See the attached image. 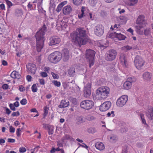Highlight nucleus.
Instances as JSON below:
<instances>
[{
	"label": "nucleus",
	"instance_id": "6e6552de",
	"mask_svg": "<svg viewBox=\"0 0 153 153\" xmlns=\"http://www.w3.org/2000/svg\"><path fill=\"white\" fill-rule=\"evenodd\" d=\"M94 105L93 102L89 100L83 101L80 103V106L82 108L88 110L92 108Z\"/></svg>",
	"mask_w": 153,
	"mask_h": 153
},
{
	"label": "nucleus",
	"instance_id": "393cba45",
	"mask_svg": "<svg viewBox=\"0 0 153 153\" xmlns=\"http://www.w3.org/2000/svg\"><path fill=\"white\" fill-rule=\"evenodd\" d=\"M10 76L13 78L20 79L21 77L20 74L16 71H13L11 73Z\"/></svg>",
	"mask_w": 153,
	"mask_h": 153
},
{
	"label": "nucleus",
	"instance_id": "c9c22d12",
	"mask_svg": "<svg viewBox=\"0 0 153 153\" xmlns=\"http://www.w3.org/2000/svg\"><path fill=\"white\" fill-rule=\"evenodd\" d=\"M32 91L33 92H37V88L36 84H33L31 87Z\"/></svg>",
	"mask_w": 153,
	"mask_h": 153
},
{
	"label": "nucleus",
	"instance_id": "f3484780",
	"mask_svg": "<svg viewBox=\"0 0 153 153\" xmlns=\"http://www.w3.org/2000/svg\"><path fill=\"white\" fill-rule=\"evenodd\" d=\"M152 77V74L148 71L144 72L142 74L143 79L146 81L149 82L151 81Z\"/></svg>",
	"mask_w": 153,
	"mask_h": 153
},
{
	"label": "nucleus",
	"instance_id": "774afa93",
	"mask_svg": "<svg viewBox=\"0 0 153 153\" xmlns=\"http://www.w3.org/2000/svg\"><path fill=\"white\" fill-rule=\"evenodd\" d=\"M0 6L2 10H3L5 9V5L4 4H1L0 5Z\"/></svg>",
	"mask_w": 153,
	"mask_h": 153
},
{
	"label": "nucleus",
	"instance_id": "4d7b16f0",
	"mask_svg": "<svg viewBox=\"0 0 153 153\" xmlns=\"http://www.w3.org/2000/svg\"><path fill=\"white\" fill-rule=\"evenodd\" d=\"M7 140L8 142L10 143H14L15 141V140L14 139L11 138H8Z\"/></svg>",
	"mask_w": 153,
	"mask_h": 153
},
{
	"label": "nucleus",
	"instance_id": "0e129e2a",
	"mask_svg": "<svg viewBox=\"0 0 153 153\" xmlns=\"http://www.w3.org/2000/svg\"><path fill=\"white\" fill-rule=\"evenodd\" d=\"M6 113L8 114H9L11 112V111L8 108H6Z\"/></svg>",
	"mask_w": 153,
	"mask_h": 153
},
{
	"label": "nucleus",
	"instance_id": "2eb2a0df",
	"mask_svg": "<svg viewBox=\"0 0 153 153\" xmlns=\"http://www.w3.org/2000/svg\"><path fill=\"white\" fill-rule=\"evenodd\" d=\"M62 58L64 62H67L69 59L70 54L69 51L67 49H64L61 54Z\"/></svg>",
	"mask_w": 153,
	"mask_h": 153
},
{
	"label": "nucleus",
	"instance_id": "79ce46f5",
	"mask_svg": "<svg viewBox=\"0 0 153 153\" xmlns=\"http://www.w3.org/2000/svg\"><path fill=\"white\" fill-rule=\"evenodd\" d=\"M86 8L85 7H82L81 9V13H83V14L85 15V16H86Z\"/></svg>",
	"mask_w": 153,
	"mask_h": 153
},
{
	"label": "nucleus",
	"instance_id": "6ab92c4d",
	"mask_svg": "<svg viewBox=\"0 0 153 153\" xmlns=\"http://www.w3.org/2000/svg\"><path fill=\"white\" fill-rule=\"evenodd\" d=\"M120 59V61L124 67H126L128 65L127 60L125 55L123 53L121 54Z\"/></svg>",
	"mask_w": 153,
	"mask_h": 153
},
{
	"label": "nucleus",
	"instance_id": "a878e982",
	"mask_svg": "<svg viewBox=\"0 0 153 153\" xmlns=\"http://www.w3.org/2000/svg\"><path fill=\"white\" fill-rule=\"evenodd\" d=\"M67 3V1H65L60 3L58 6L56 10L57 12H60L61 10L62 7Z\"/></svg>",
	"mask_w": 153,
	"mask_h": 153
},
{
	"label": "nucleus",
	"instance_id": "0eeeda50",
	"mask_svg": "<svg viewBox=\"0 0 153 153\" xmlns=\"http://www.w3.org/2000/svg\"><path fill=\"white\" fill-rule=\"evenodd\" d=\"M117 54V51L114 49L109 50L106 53L105 55V59L108 61L114 60L116 58Z\"/></svg>",
	"mask_w": 153,
	"mask_h": 153
},
{
	"label": "nucleus",
	"instance_id": "ea45409f",
	"mask_svg": "<svg viewBox=\"0 0 153 153\" xmlns=\"http://www.w3.org/2000/svg\"><path fill=\"white\" fill-rule=\"evenodd\" d=\"M107 115L109 117H113L114 116V111H112L111 112H108Z\"/></svg>",
	"mask_w": 153,
	"mask_h": 153
},
{
	"label": "nucleus",
	"instance_id": "423d86ee",
	"mask_svg": "<svg viewBox=\"0 0 153 153\" xmlns=\"http://www.w3.org/2000/svg\"><path fill=\"white\" fill-rule=\"evenodd\" d=\"M61 58V54L58 51H56L51 53L48 57V59L50 61L54 63L59 61Z\"/></svg>",
	"mask_w": 153,
	"mask_h": 153
},
{
	"label": "nucleus",
	"instance_id": "bb28decb",
	"mask_svg": "<svg viewBox=\"0 0 153 153\" xmlns=\"http://www.w3.org/2000/svg\"><path fill=\"white\" fill-rule=\"evenodd\" d=\"M75 69L74 67H71L68 70V74L70 76H73L74 75Z\"/></svg>",
	"mask_w": 153,
	"mask_h": 153
},
{
	"label": "nucleus",
	"instance_id": "a211bd4d",
	"mask_svg": "<svg viewBox=\"0 0 153 153\" xmlns=\"http://www.w3.org/2000/svg\"><path fill=\"white\" fill-rule=\"evenodd\" d=\"M27 68L29 72L33 74H35L36 68L34 64L28 63L27 65Z\"/></svg>",
	"mask_w": 153,
	"mask_h": 153
},
{
	"label": "nucleus",
	"instance_id": "72a5a7b5",
	"mask_svg": "<svg viewBox=\"0 0 153 153\" xmlns=\"http://www.w3.org/2000/svg\"><path fill=\"white\" fill-rule=\"evenodd\" d=\"M120 19L122 21V22L126 23L127 21V18L124 16H121L120 17Z\"/></svg>",
	"mask_w": 153,
	"mask_h": 153
},
{
	"label": "nucleus",
	"instance_id": "864d4df0",
	"mask_svg": "<svg viewBox=\"0 0 153 153\" xmlns=\"http://www.w3.org/2000/svg\"><path fill=\"white\" fill-rule=\"evenodd\" d=\"M51 74L52 75L54 79H57L58 77V76L57 74H54L53 72H51Z\"/></svg>",
	"mask_w": 153,
	"mask_h": 153
},
{
	"label": "nucleus",
	"instance_id": "2f4dec72",
	"mask_svg": "<svg viewBox=\"0 0 153 153\" xmlns=\"http://www.w3.org/2000/svg\"><path fill=\"white\" fill-rule=\"evenodd\" d=\"M82 0H73L74 4L76 6L80 5L82 3Z\"/></svg>",
	"mask_w": 153,
	"mask_h": 153
},
{
	"label": "nucleus",
	"instance_id": "7c9ffc66",
	"mask_svg": "<svg viewBox=\"0 0 153 153\" xmlns=\"http://www.w3.org/2000/svg\"><path fill=\"white\" fill-rule=\"evenodd\" d=\"M54 127L53 126H50L48 127V134L49 135H52L53 133V130Z\"/></svg>",
	"mask_w": 153,
	"mask_h": 153
},
{
	"label": "nucleus",
	"instance_id": "09e8293b",
	"mask_svg": "<svg viewBox=\"0 0 153 153\" xmlns=\"http://www.w3.org/2000/svg\"><path fill=\"white\" fill-rule=\"evenodd\" d=\"M9 106L11 110L13 111H15L16 110L15 108L14 107V105L12 103L9 105Z\"/></svg>",
	"mask_w": 153,
	"mask_h": 153
},
{
	"label": "nucleus",
	"instance_id": "bf43d9fd",
	"mask_svg": "<svg viewBox=\"0 0 153 153\" xmlns=\"http://www.w3.org/2000/svg\"><path fill=\"white\" fill-rule=\"evenodd\" d=\"M85 16V15L83 14V13H79L78 14V17L79 19L82 18L84 16Z\"/></svg>",
	"mask_w": 153,
	"mask_h": 153
},
{
	"label": "nucleus",
	"instance_id": "dca6fc26",
	"mask_svg": "<svg viewBox=\"0 0 153 153\" xmlns=\"http://www.w3.org/2000/svg\"><path fill=\"white\" fill-rule=\"evenodd\" d=\"M49 40V45L50 46L59 44L61 41L60 38L57 36L51 37L50 38Z\"/></svg>",
	"mask_w": 153,
	"mask_h": 153
},
{
	"label": "nucleus",
	"instance_id": "b1692460",
	"mask_svg": "<svg viewBox=\"0 0 153 153\" xmlns=\"http://www.w3.org/2000/svg\"><path fill=\"white\" fill-rule=\"evenodd\" d=\"M124 2L127 5L131 6L136 4L138 0H123Z\"/></svg>",
	"mask_w": 153,
	"mask_h": 153
},
{
	"label": "nucleus",
	"instance_id": "5fc2aeb1",
	"mask_svg": "<svg viewBox=\"0 0 153 153\" xmlns=\"http://www.w3.org/2000/svg\"><path fill=\"white\" fill-rule=\"evenodd\" d=\"M15 131V129L13 128L12 126L10 127V131L11 133H13Z\"/></svg>",
	"mask_w": 153,
	"mask_h": 153
},
{
	"label": "nucleus",
	"instance_id": "603ef678",
	"mask_svg": "<svg viewBox=\"0 0 153 153\" xmlns=\"http://www.w3.org/2000/svg\"><path fill=\"white\" fill-rule=\"evenodd\" d=\"M48 108L46 106H45L44 108V114L46 115L48 113Z\"/></svg>",
	"mask_w": 153,
	"mask_h": 153
},
{
	"label": "nucleus",
	"instance_id": "1a4fd4ad",
	"mask_svg": "<svg viewBox=\"0 0 153 153\" xmlns=\"http://www.w3.org/2000/svg\"><path fill=\"white\" fill-rule=\"evenodd\" d=\"M104 32V27L101 24H98L95 27L94 33L96 35L101 36L103 34Z\"/></svg>",
	"mask_w": 153,
	"mask_h": 153
},
{
	"label": "nucleus",
	"instance_id": "052dcab7",
	"mask_svg": "<svg viewBox=\"0 0 153 153\" xmlns=\"http://www.w3.org/2000/svg\"><path fill=\"white\" fill-rule=\"evenodd\" d=\"M19 105V103L18 102L16 101L14 103V105L16 107H18Z\"/></svg>",
	"mask_w": 153,
	"mask_h": 153
},
{
	"label": "nucleus",
	"instance_id": "4468645a",
	"mask_svg": "<svg viewBox=\"0 0 153 153\" xmlns=\"http://www.w3.org/2000/svg\"><path fill=\"white\" fill-rule=\"evenodd\" d=\"M91 85L88 83L85 86L84 91V95L85 97L89 98L91 95Z\"/></svg>",
	"mask_w": 153,
	"mask_h": 153
},
{
	"label": "nucleus",
	"instance_id": "8fccbe9b",
	"mask_svg": "<svg viewBox=\"0 0 153 153\" xmlns=\"http://www.w3.org/2000/svg\"><path fill=\"white\" fill-rule=\"evenodd\" d=\"M40 74L42 77H46L48 76L47 74L44 72H41Z\"/></svg>",
	"mask_w": 153,
	"mask_h": 153
},
{
	"label": "nucleus",
	"instance_id": "680f3d73",
	"mask_svg": "<svg viewBox=\"0 0 153 153\" xmlns=\"http://www.w3.org/2000/svg\"><path fill=\"white\" fill-rule=\"evenodd\" d=\"M120 27V24H115L114 26V28H119Z\"/></svg>",
	"mask_w": 153,
	"mask_h": 153
},
{
	"label": "nucleus",
	"instance_id": "412c9836",
	"mask_svg": "<svg viewBox=\"0 0 153 153\" xmlns=\"http://www.w3.org/2000/svg\"><path fill=\"white\" fill-rule=\"evenodd\" d=\"M69 104V101L68 100H62L58 107L60 108H64L68 106Z\"/></svg>",
	"mask_w": 153,
	"mask_h": 153
},
{
	"label": "nucleus",
	"instance_id": "e433bc0d",
	"mask_svg": "<svg viewBox=\"0 0 153 153\" xmlns=\"http://www.w3.org/2000/svg\"><path fill=\"white\" fill-rule=\"evenodd\" d=\"M71 137L69 135L67 134H65L63 138V141L65 140H71Z\"/></svg>",
	"mask_w": 153,
	"mask_h": 153
},
{
	"label": "nucleus",
	"instance_id": "f8f14e48",
	"mask_svg": "<svg viewBox=\"0 0 153 153\" xmlns=\"http://www.w3.org/2000/svg\"><path fill=\"white\" fill-rule=\"evenodd\" d=\"M111 105V103L110 101H105L100 105V110L101 111H105L109 109Z\"/></svg>",
	"mask_w": 153,
	"mask_h": 153
},
{
	"label": "nucleus",
	"instance_id": "4c0bfd02",
	"mask_svg": "<svg viewBox=\"0 0 153 153\" xmlns=\"http://www.w3.org/2000/svg\"><path fill=\"white\" fill-rule=\"evenodd\" d=\"M54 85L57 87H59L61 85L60 82L54 80L52 81Z\"/></svg>",
	"mask_w": 153,
	"mask_h": 153
},
{
	"label": "nucleus",
	"instance_id": "69168bd1",
	"mask_svg": "<svg viewBox=\"0 0 153 153\" xmlns=\"http://www.w3.org/2000/svg\"><path fill=\"white\" fill-rule=\"evenodd\" d=\"M30 111L31 112H37V113H38V112L36 110V108H33L31 109L30 110Z\"/></svg>",
	"mask_w": 153,
	"mask_h": 153
},
{
	"label": "nucleus",
	"instance_id": "c85d7f7f",
	"mask_svg": "<svg viewBox=\"0 0 153 153\" xmlns=\"http://www.w3.org/2000/svg\"><path fill=\"white\" fill-rule=\"evenodd\" d=\"M131 85L132 84L131 82L126 81L124 83L123 86L125 89L127 90L131 88Z\"/></svg>",
	"mask_w": 153,
	"mask_h": 153
},
{
	"label": "nucleus",
	"instance_id": "20e7f679",
	"mask_svg": "<svg viewBox=\"0 0 153 153\" xmlns=\"http://www.w3.org/2000/svg\"><path fill=\"white\" fill-rule=\"evenodd\" d=\"M110 92V89L108 87H99L96 91V98L98 100H103L108 96Z\"/></svg>",
	"mask_w": 153,
	"mask_h": 153
},
{
	"label": "nucleus",
	"instance_id": "9b49d317",
	"mask_svg": "<svg viewBox=\"0 0 153 153\" xmlns=\"http://www.w3.org/2000/svg\"><path fill=\"white\" fill-rule=\"evenodd\" d=\"M134 63L137 68L138 69H140L141 68L143 65L144 62L141 57L137 56L135 58Z\"/></svg>",
	"mask_w": 153,
	"mask_h": 153
},
{
	"label": "nucleus",
	"instance_id": "9d476101",
	"mask_svg": "<svg viewBox=\"0 0 153 153\" xmlns=\"http://www.w3.org/2000/svg\"><path fill=\"white\" fill-rule=\"evenodd\" d=\"M128 100V97L127 95H123L120 97L117 100L116 104L120 107L123 106Z\"/></svg>",
	"mask_w": 153,
	"mask_h": 153
},
{
	"label": "nucleus",
	"instance_id": "aec40b11",
	"mask_svg": "<svg viewBox=\"0 0 153 153\" xmlns=\"http://www.w3.org/2000/svg\"><path fill=\"white\" fill-rule=\"evenodd\" d=\"M72 11V8L70 5H67L64 7L63 9L64 14L67 15L69 14Z\"/></svg>",
	"mask_w": 153,
	"mask_h": 153
},
{
	"label": "nucleus",
	"instance_id": "ddd939ff",
	"mask_svg": "<svg viewBox=\"0 0 153 153\" xmlns=\"http://www.w3.org/2000/svg\"><path fill=\"white\" fill-rule=\"evenodd\" d=\"M109 37L112 39L116 38L119 40H124L126 37L121 33L117 32L111 33L109 36Z\"/></svg>",
	"mask_w": 153,
	"mask_h": 153
},
{
	"label": "nucleus",
	"instance_id": "a18cd8bd",
	"mask_svg": "<svg viewBox=\"0 0 153 153\" xmlns=\"http://www.w3.org/2000/svg\"><path fill=\"white\" fill-rule=\"evenodd\" d=\"M21 129L19 128L16 130V135L18 137H19L21 135Z\"/></svg>",
	"mask_w": 153,
	"mask_h": 153
},
{
	"label": "nucleus",
	"instance_id": "49530a36",
	"mask_svg": "<svg viewBox=\"0 0 153 153\" xmlns=\"http://www.w3.org/2000/svg\"><path fill=\"white\" fill-rule=\"evenodd\" d=\"M88 131L90 133H93L96 131V130L94 128H91L88 129Z\"/></svg>",
	"mask_w": 153,
	"mask_h": 153
},
{
	"label": "nucleus",
	"instance_id": "f704fd0d",
	"mask_svg": "<svg viewBox=\"0 0 153 153\" xmlns=\"http://www.w3.org/2000/svg\"><path fill=\"white\" fill-rule=\"evenodd\" d=\"M89 3L92 6H94L97 3V0H89Z\"/></svg>",
	"mask_w": 153,
	"mask_h": 153
},
{
	"label": "nucleus",
	"instance_id": "5701e85b",
	"mask_svg": "<svg viewBox=\"0 0 153 153\" xmlns=\"http://www.w3.org/2000/svg\"><path fill=\"white\" fill-rule=\"evenodd\" d=\"M146 116L150 120H153V108H149L146 113Z\"/></svg>",
	"mask_w": 153,
	"mask_h": 153
},
{
	"label": "nucleus",
	"instance_id": "39448f33",
	"mask_svg": "<svg viewBox=\"0 0 153 153\" xmlns=\"http://www.w3.org/2000/svg\"><path fill=\"white\" fill-rule=\"evenodd\" d=\"M95 54V52L93 50L88 49L86 51V58L89 62L90 67H91L94 64V59Z\"/></svg>",
	"mask_w": 153,
	"mask_h": 153
},
{
	"label": "nucleus",
	"instance_id": "13d9d810",
	"mask_svg": "<svg viewBox=\"0 0 153 153\" xmlns=\"http://www.w3.org/2000/svg\"><path fill=\"white\" fill-rule=\"evenodd\" d=\"M39 80L41 84L44 85L45 84V81L43 79H39Z\"/></svg>",
	"mask_w": 153,
	"mask_h": 153
},
{
	"label": "nucleus",
	"instance_id": "a19ab883",
	"mask_svg": "<svg viewBox=\"0 0 153 153\" xmlns=\"http://www.w3.org/2000/svg\"><path fill=\"white\" fill-rule=\"evenodd\" d=\"M111 141H114L117 140V137L116 136L114 135H112L111 136L109 137Z\"/></svg>",
	"mask_w": 153,
	"mask_h": 153
},
{
	"label": "nucleus",
	"instance_id": "6e6d98bb",
	"mask_svg": "<svg viewBox=\"0 0 153 153\" xmlns=\"http://www.w3.org/2000/svg\"><path fill=\"white\" fill-rule=\"evenodd\" d=\"M8 87V85L7 84H4L2 86V88L4 89H7Z\"/></svg>",
	"mask_w": 153,
	"mask_h": 153
},
{
	"label": "nucleus",
	"instance_id": "3c124183",
	"mask_svg": "<svg viewBox=\"0 0 153 153\" xmlns=\"http://www.w3.org/2000/svg\"><path fill=\"white\" fill-rule=\"evenodd\" d=\"M26 151V149L25 147H21L19 148V151L20 152H24Z\"/></svg>",
	"mask_w": 153,
	"mask_h": 153
},
{
	"label": "nucleus",
	"instance_id": "cd10ccee",
	"mask_svg": "<svg viewBox=\"0 0 153 153\" xmlns=\"http://www.w3.org/2000/svg\"><path fill=\"white\" fill-rule=\"evenodd\" d=\"M76 121L78 124L83 123L85 122L84 118L82 116H77L76 118Z\"/></svg>",
	"mask_w": 153,
	"mask_h": 153
},
{
	"label": "nucleus",
	"instance_id": "f257e3e1",
	"mask_svg": "<svg viewBox=\"0 0 153 153\" xmlns=\"http://www.w3.org/2000/svg\"><path fill=\"white\" fill-rule=\"evenodd\" d=\"M72 42L77 46L80 47L85 45L88 41L86 31L82 28H78L71 34Z\"/></svg>",
	"mask_w": 153,
	"mask_h": 153
},
{
	"label": "nucleus",
	"instance_id": "338daca9",
	"mask_svg": "<svg viewBox=\"0 0 153 153\" xmlns=\"http://www.w3.org/2000/svg\"><path fill=\"white\" fill-rule=\"evenodd\" d=\"M19 89L21 91H23L25 90L24 87H23L22 86H19Z\"/></svg>",
	"mask_w": 153,
	"mask_h": 153
},
{
	"label": "nucleus",
	"instance_id": "4be33fe9",
	"mask_svg": "<svg viewBox=\"0 0 153 153\" xmlns=\"http://www.w3.org/2000/svg\"><path fill=\"white\" fill-rule=\"evenodd\" d=\"M95 146L97 149L100 151H102L105 148V147L103 144L100 142H97L95 143Z\"/></svg>",
	"mask_w": 153,
	"mask_h": 153
},
{
	"label": "nucleus",
	"instance_id": "7ed1b4c3",
	"mask_svg": "<svg viewBox=\"0 0 153 153\" xmlns=\"http://www.w3.org/2000/svg\"><path fill=\"white\" fill-rule=\"evenodd\" d=\"M46 31L45 25H44L40 30L38 31L35 35L36 40V49L38 52H40L43 48L44 42L45 39L44 35Z\"/></svg>",
	"mask_w": 153,
	"mask_h": 153
},
{
	"label": "nucleus",
	"instance_id": "58836bf2",
	"mask_svg": "<svg viewBox=\"0 0 153 153\" xmlns=\"http://www.w3.org/2000/svg\"><path fill=\"white\" fill-rule=\"evenodd\" d=\"M140 117L141 118L142 120V123L143 124L146 125L147 124H146V120H145V119H144V114H140Z\"/></svg>",
	"mask_w": 153,
	"mask_h": 153
},
{
	"label": "nucleus",
	"instance_id": "e2e57ef3",
	"mask_svg": "<svg viewBox=\"0 0 153 153\" xmlns=\"http://www.w3.org/2000/svg\"><path fill=\"white\" fill-rule=\"evenodd\" d=\"M31 77L30 75H27V79L29 82L31 81Z\"/></svg>",
	"mask_w": 153,
	"mask_h": 153
},
{
	"label": "nucleus",
	"instance_id": "c03bdc74",
	"mask_svg": "<svg viewBox=\"0 0 153 153\" xmlns=\"http://www.w3.org/2000/svg\"><path fill=\"white\" fill-rule=\"evenodd\" d=\"M6 2V3L9 7H10L13 5V4L9 0H5Z\"/></svg>",
	"mask_w": 153,
	"mask_h": 153
},
{
	"label": "nucleus",
	"instance_id": "f03ea898",
	"mask_svg": "<svg viewBox=\"0 0 153 153\" xmlns=\"http://www.w3.org/2000/svg\"><path fill=\"white\" fill-rule=\"evenodd\" d=\"M136 24L137 25L135 26V30L137 33L141 35L144 34L146 36L149 35L151 33V29L149 28H147L144 29V32L141 29L145 27L147 24V22L145 19L144 16L140 15L138 17Z\"/></svg>",
	"mask_w": 153,
	"mask_h": 153
},
{
	"label": "nucleus",
	"instance_id": "473e14b6",
	"mask_svg": "<svg viewBox=\"0 0 153 153\" xmlns=\"http://www.w3.org/2000/svg\"><path fill=\"white\" fill-rule=\"evenodd\" d=\"M132 49L131 47L129 46H125L122 48V49L126 52Z\"/></svg>",
	"mask_w": 153,
	"mask_h": 153
},
{
	"label": "nucleus",
	"instance_id": "c756f323",
	"mask_svg": "<svg viewBox=\"0 0 153 153\" xmlns=\"http://www.w3.org/2000/svg\"><path fill=\"white\" fill-rule=\"evenodd\" d=\"M85 118L88 121L93 120L95 119V118L94 116L91 115H87L86 116Z\"/></svg>",
	"mask_w": 153,
	"mask_h": 153
},
{
	"label": "nucleus",
	"instance_id": "de8ad7c7",
	"mask_svg": "<svg viewBox=\"0 0 153 153\" xmlns=\"http://www.w3.org/2000/svg\"><path fill=\"white\" fill-rule=\"evenodd\" d=\"M21 104L22 105H25L27 103V100L25 99H23L20 101Z\"/></svg>",
	"mask_w": 153,
	"mask_h": 153
},
{
	"label": "nucleus",
	"instance_id": "37998d69",
	"mask_svg": "<svg viewBox=\"0 0 153 153\" xmlns=\"http://www.w3.org/2000/svg\"><path fill=\"white\" fill-rule=\"evenodd\" d=\"M135 81V80L134 78H132L131 77L128 78L127 82H128L131 83L132 84V83L134 82Z\"/></svg>",
	"mask_w": 153,
	"mask_h": 153
}]
</instances>
